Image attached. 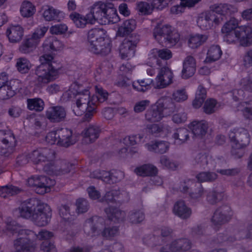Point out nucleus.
<instances>
[{
  "label": "nucleus",
  "instance_id": "obj_31",
  "mask_svg": "<svg viewBox=\"0 0 252 252\" xmlns=\"http://www.w3.org/2000/svg\"><path fill=\"white\" fill-rule=\"evenodd\" d=\"M206 90L202 86H199L196 92L195 97L192 102V105L195 108L200 107L206 98Z\"/></svg>",
  "mask_w": 252,
  "mask_h": 252
},
{
  "label": "nucleus",
  "instance_id": "obj_24",
  "mask_svg": "<svg viewBox=\"0 0 252 252\" xmlns=\"http://www.w3.org/2000/svg\"><path fill=\"white\" fill-rule=\"evenodd\" d=\"M189 127L195 136H201L206 133L208 128V124L203 120L194 121L190 124Z\"/></svg>",
  "mask_w": 252,
  "mask_h": 252
},
{
  "label": "nucleus",
  "instance_id": "obj_51",
  "mask_svg": "<svg viewBox=\"0 0 252 252\" xmlns=\"http://www.w3.org/2000/svg\"><path fill=\"white\" fill-rule=\"evenodd\" d=\"M77 210L78 213L86 212L88 209V204L86 200L79 199L76 201Z\"/></svg>",
  "mask_w": 252,
  "mask_h": 252
},
{
  "label": "nucleus",
  "instance_id": "obj_3",
  "mask_svg": "<svg viewBox=\"0 0 252 252\" xmlns=\"http://www.w3.org/2000/svg\"><path fill=\"white\" fill-rule=\"evenodd\" d=\"M239 25V21L234 18L226 22L221 28L223 39L229 44L248 46L252 44V28Z\"/></svg>",
  "mask_w": 252,
  "mask_h": 252
},
{
  "label": "nucleus",
  "instance_id": "obj_16",
  "mask_svg": "<svg viewBox=\"0 0 252 252\" xmlns=\"http://www.w3.org/2000/svg\"><path fill=\"white\" fill-rule=\"evenodd\" d=\"M42 15L47 21H60L64 17V14L52 6L44 5L42 8Z\"/></svg>",
  "mask_w": 252,
  "mask_h": 252
},
{
  "label": "nucleus",
  "instance_id": "obj_8",
  "mask_svg": "<svg viewBox=\"0 0 252 252\" xmlns=\"http://www.w3.org/2000/svg\"><path fill=\"white\" fill-rule=\"evenodd\" d=\"M155 38L159 43L168 42L166 45L171 46L175 44L179 40V35L173 31L172 28L168 25L162 26L158 24L153 32Z\"/></svg>",
  "mask_w": 252,
  "mask_h": 252
},
{
  "label": "nucleus",
  "instance_id": "obj_25",
  "mask_svg": "<svg viewBox=\"0 0 252 252\" xmlns=\"http://www.w3.org/2000/svg\"><path fill=\"white\" fill-rule=\"evenodd\" d=\"M36 12L35 6L32 2L25 0L22 2L20 7V13L24 17H31Z\"/></svg>",
  "mask_w": 252,
  "mask_h": 252
},
{
  "label": "nucleus",
  "instance_id": "obj_30",
  "mask_svg": "<svg viewBox=\"0 0 252 252\" xmlns=\"http://www.w3.org/2000/svg\"><path fill=\"white\" fill-rule=\"evenodd\" d=\"M153 82L154 80L151 78L138 79L133 82L132 87L137 91L145 92L149 89Z\"/></svg>",
  "mask_w": 252,
  "mask_h": 252
},
{
  "label": "nucleus",
  "instance_id": "obj_23",
  "mask_svg": "<svg viewBox=\"0 0 252 252\" xmlns=\"http://www.w3.org/2000/svg\"><path fill=\"white\" fill-rule=\"evenodd\" d=\"M173 213L182 219L189 218L191 214V209L182 200L177 201L173 208Z\"/></svg>",
  "mask_w": 252,
  "mask_h": 252
},
{
  "label": "nucleus",
  "instance_id": "obj_6",
  "mask_svg": "<svg viewBox=\"0 0 252 252\" xmlns=\"http://www.w3.org/2000/svg\"><path fill=\"white\" fill-rule=\"evenodd\" d=\"M88 49L94 54L105 55L110 52L111 41L103 29L91 30L88 34Z\"/></svg>",
  "mask_w": 252,
  "mask_h": 252
},
{
  "label": "nucleus",
  "instance_id": "obj_56",
  "mask_svg": "<svg viewBox=\"0 0 252 252\" xmlns=\"http://www.w3.org/2000/svg\"><path fill=\"white\" fill-rule=\"evenodd\" d=\"M169 0H153V7L157 9H162L166 7L169 3Z\"/></svg>",
  "mask_w": 252,
  "mask_h": 252
},
{
  "label": "nucleus",
  "instance_id": "obj_60",
  "mask_svg": "<svg viewBox=\"0 0 252 252\" xmlns=\"http://www.w3.org/2000/svg\"><path fill=\"white\" fill-rule=\"evenodd\" d=\"M244 64L246 66L252 65V50L248 51L243 58Z\"/></svg>",
  "mask_w": 252,
  "mask_h": 252
},
{
  "label": "nucleus",
  "instance_id": "obj_2",
  "mask_svg": "<svg viewBox=\"0 0 252 252\" xmlns=\"http://www.w3.org/2000/svg\"><path fill=\"white\" fill-rule=\"evenodd\" d=\"M63 47V43L56 37L49 36L46 38L43 44L45 54L40 57L41 64L38 66L36 71L39 83L46 84L58 78L59 70L51 64L53 57L50 53L62 50Z\"/></svg>",
  "mask_w": 252,
  "mask_h": 252
},
{
  "label": "nucleus",
  "instance_id": "obj_28",
  "mask_svg": "<svg viewBox=\"0 0 252 252\" xmlns=\"http://www.w3.org/2000/svg\"><path fill=\"white\" fill-rule=\"evenodd\" d=\"M189 243L187 240L181 239L174 242L169 251H165V249H164L161 252H181L186 251L189 249Z\"/></svg>",
  "mask_w": 252,
  "mask_h": 252
},
{
  "label": "nucleus",
  "instance_id": "obj_48",
  "mask_svg": "<svg viewBox=\"0 0 252 252\" xmlns=\"http://www.w3.org/2000/svg\"><path fill=\"white\" fill-rule=\"evenodd\" d=\"M197 178L200 182L212 181L217 178L214 173L201 172L197 175Z\"/></svg>",
  "mask_w": 252,
  "mask_h": 252
},
{
  "label": "nucleus",
  "instance_id": "obj_54",
  "mask_svg": "<svg viewBox=\"0 0 252 252\" xmlns=\"http://www.w3.org/2000/svg\"><path fill=\"white\" fill-rule=\"evenodd\" d=\"M46 141L50 144H58V130L49 132L45 138Z\"/></svg>",
  "mask_w": 252,
  "mask_h": 252
},
{
  "label": "nucleus",
  "instance_id": "obj_15",
  "mask_svg": "<svg viewBox=\"0 0 252 252\" xmlns=\"http://www.w3.org/2000/svg\"><path fill=\"white\" fill-rule=\"evenodd\" d=\"M149 56L148 63L152 66L154 64L158 63V58L164 60H169L172 57V53L170 50L167 49L160 50L154 49L150 51Z\"/></svg>",
  "mask_w": 252,
  "mask_h": 252
},
{
  "label": "nucleus",
  "instance_id": "obj_13",
  "mask_svg": "<svg viewBox=\"0 0 252 252\" xmlns=\"http://www.w3.org/2000/svg\"><path fill=\"white\" fill-rule=\"evenodd\" d=\"M229 136L233 146L235 148H243L250 143L249 135L247 130L243 128H240L235 132H231Z\"/></svg>",
  "mask_w": 252,
  "mask_h": 252
},
{
  "label": "nucleus",
  "instance_id": "obj_22",
  "mask_svg": "<svg viewBox=\"0 0 252 252\" xmlns=\"http://www.w3.org/2000/svg\"><path fill=\"white\" fill-rule=\"evenodd\" d=\"M46 115L51 121L59 122L65 118L66 112L62 107H52L47 110Z\"/></svg>",
  "mask_w": 252,
  "mask_h": 252
},
{
  "label": "nucleus",
  "instance_id": "obj_7",
  "mask_svg": "<svg viewBox=\"0 0 252 252\" xmlns=\"http://www.w3.org/2000/svg\"><path fill=\"white\" fill-rule=\"evenodd\" d=\"M169 99L166 97L159 98L155 104L152 105L145 114V119L148 122L154 123L160 121L164 117L170 114L168 107Z\"/></svg>",
  "mask_w": 252,
  "mask_h": 252
},
{
  "label": "nucleus",
  "instance_id": "obj_49",
  "mask_svg": "<svg viewBox=\"0 0 252 252\" xmlns=\"http://www.w3.org/2000/svg\"><path fill=\"white\" fill-rule=\"evenodd\" d=\"M95 92L97 96L95 97L94 96V97L97 100V102L98 101L100 102H103L107 98L108 95L107 92L104 90L101 87L96 86Z\"/></svg>",
  "mask_w": 252,
  "mask_h": 252
},
{
  "label": "nucleus",
  "instance_id": "obj_61",
  "mask_svg": "<svg viewBox=\"0 0 252 252\" xmlns=\"http://www.w3.org/2000/svg\"><path fill=\"white\" fill-rule=\"evenodd\" d=\"M44 170L49 174H56L58 175L60 173V171H58L57 167L54 165L51 164L50 166H45L44 167Z\"/></svg>",
  "mask_w": 252,
  "mask_h": 252
},
{
  "label": "nucleus",
  "instance_id": "obj_10",
  "mask_svg": "<svg viewBox=\"0 0 252 252\" xmlns=\"http://www.w3.org/2000/svg\"><path fill=\"white\" fill-rule=\"evenodd\" d=\"M174 75L173 70L168 67L161 68L154 80L153 86L156 89H164L173 82Z\"/></svg>",
  "mask_w": 252,
  "mask_h": 252
},
{
  "label": "nucleus",
  "instance_id": "obj_11",
  "mask_svg": "<svg viewBox=\"0 0 252 252\" xmlns=\"http://www.w3.org/2000/svg\"><path fill=\"white\" fill-rule=\"evenodd\" d=\"M48 31V27L39 26L33 31L31 37L29 38L23 47H20V50L24 53L30 52L35 48L40 42V40L44 37Z\"/></svg>",
  "mask_w": 252,
  "mask_h": 252
},
{
  "label": "nucleus",
  "instance_id": "obj_12",
  "mask_svg": "<svg viewBox=\"0 0 252 252\" xmlns=\"http://www.w3.org/2000/svg\"><path fill=\"white\" fill-rule=\"evenodd\" d=\"M221 21L220 17H215L211 11H205L199 15L197 23L201 29L205 30L211 29L214 24H219Z\"/></svg>",
  "mask_w": 252,
  "mask_h": 252
},
{
  "label": "nucleus",
  "instance_id": "obj_40",
  "mask_svg": "<svg viewBox=\"0 0 252 252\" xmlns=\"http://www.w3.org/2000/svg\"><path fill=\"white\" fill-rule=\"evenodd\" d=\"M28 107L30 110L37 111H42L44 106L43 101L39 98L29 99L27 100Z\"/></svg>",
  "mask_w": 252,
  "mask_h": 252
},
{
  "label": "nucleus",
  "instance_id": "obj_55",
  "mask_svg": "<svg viewBox=\"0 0 252 252\" xmlns=\"http://www.w3.org/2000/svg\"><path fill=\"white\" fill-rule=\"evenodd\" d=\"M226 220H227V219L226 217L221 214L219 211H216L212 218V221L215 224H220Z\"/></svg>",
  "mask_w": 252,
  "mask_h": 252
},
{
  "label": "nucleus",
  "instance_id": "obj_44",
  "mask_svg": "<svg viewBox=\"0 0 252 252\" xmlns=\"http://www.w3.org/2000/svg\"><path fill=\"white\" fill-rule=\"evenodd\" d=\"M67 29L66 25L59 24L52 26L49 29V32L52 34H63L67 32Z\"/></svg>",
  "mask_w": 252,
  "mask_h": 252
},
{
  "label": "nucleus",
  "instance_id": "obj_41",
  "mask_svg": "<svg viewBox=\"0 0 252 252\" xmlns=\"http://www.w3.org/2000/svg\"><path fill=\"white\" fill-rule=\"evenodd\" d=\"M84 137L88 138L90 142L96 139L99 134V129L95 126H90L86 128L82 133Z\"/></svg>",
  "mask_w": 252,
  "mask_h": 252
},
{
  "label": "nucleus",
  "instance_id": "obj_46",
  "mask_svg": "<svg viewBox=\"0 0 252 252\" xmlns=\"http://www.w3.org/2000/svg\"><path fill=\"white\" fill-rule=\"evenodd\" d=\"M172 98L176 102H182L187 99L188 94L184 89H179L173 93Z\"/></svg>",
  "mask_w": 252,
  "mask_h": 252
},
{
  "label": "nucleus",
  "instance_id": "obj_1",
  "mask_svg": "<svg viewBox=\"0 0 252 252\" xmlns=\"http://www.w3.org/2000/svg\"><path fill=\"white\" fill-rule=\"evenodd\" d=\"M70 19L77 28H83L88 24H94L97 21L99 24L106 25L115 23L119 21V17L117 10L110 3L100 1L95 3L90 9L86 16L73 12L70 15Z\"/></svg>",
  "mask_w": 252,
  "mask_h": 252
},
{
  "label": "nucleus",
  "instance_id": "obj_32",
  "mask_svg": "<svg viewBox=\"0 0 252 252\" xmlns=\"http://www.w3.org/2000/svg\"><path fill=\"white\" fill-rule=\"evenodd\" d=\"M207 39V36L205 35L191 34L188 37V44L190 48H196L200 46Z\"/></svg>",
  "mask_w": 252,
  "mask_h": 252
},
{
  "label": "nucleus",
  "instance_id": "obj_4",
  "mask_svg": "<svg viewBox=\"0 0 252 252\" xmlns=\"http://www.w3.org/2000/svg\"><path fill=\"white\" fill-rule=\"evenodd\" d=\"M72 97L75 98L72 110L76 116H81L84 114L86 108L90 105L97 104V100L94 96L91 97L89 88L84 89L82 85L76 82L72 83L69 89L63 93L62 99L67 101Z\"/></svg>",
  "mask_w": 252,
  "mask_h": 252
},
{
  "label": "nucleus",
  "instance_id": "obj_58",
  "mask_svg": "<svg viewBox=\"0 0 252 252\" xmlns=\"http://www.w3.org/2000/svg\"><path fill=\"white\" fill-rule=\"evenodd\" d=\"M187 119V115L184 113H176L172 116V121L177 124L182 123Z\"/></svg>",
  "mask_w": 252,
  "mask_h": 252
},
{
  "label": "nucleus",
  "instance_id": "obj_5",
  "mask_svg": "<svg viewBox=\"0 0 252 252\" xmlns=\"http://www.w3.org/2000/svg\"><path fill=\"white\" fill-rule=\"evenodd\" d=\"M18 212L21 217L31 219L39 226L46 225L51 217L49 206L46 204H39L35 199L22 203L18 208Z\"/></svg>",
  "mask_w": 252,
  "mask_h": 252
},
{
  "label": "nucleus",
  "instance_id": "obj_21",
  "mask_svg": "<svg viewBox=\"0 0 252 252\" xmlns=\"http://www.w3.org/2000/svg\"><path fill=\"white\" fill-rule=\"evenodd\" d=\"M30 158L34 163L37 164L53 159L54 154L47 149L38 150L32 152Z\"/></svg>",
  "mask_w": 252,
  "mask_h": 252
},
{
  "label": "nucleus",
  "instance_id": "obj_50",
  "mask_svg": "<svg viewBox=\"0 0 252 252\" xmlns=\"http://www.w3.org/2000/svg\"><path fill=\"white\" fill-rule=\"evenodd\" d=\"M106 213L109 219L111 220H113L114 218L119 219L124 214V213L116 208L107 209Z\"/></svg>",
  "mask_w": 252,
  "mask_h": 252
},
{
  "label": "nucleus",
  "instance_id": "obj_29",
  "mask_svg": "<svg viewBox=\"0 0 252 252\" xmlns=\"http://www.w3.org/2000/svg\"><path fill=\"white\" fill-rule=\"evenodd\" d=\"M136 27V22L134 20L125 21L119 28L117 34L119 36H125L133 31Z\"/></svg>",
  "mask_w": 252,
  "mask_h": 252
},
{
  "label": "nucleus",
  "instance_id": "obj_35",
  "mask_svg": "<svg viewBox=\"0 0 252 252\" xmlns=\"http://www.w3.org/2000/svg\"><path fill=\"white\" fill-rule=\"evenodd\" d=\"M147 129L149 133L158 134L160 136H168L169 129L167 127L163 128L157 124H148Z\"/></svg>",
  "mask_w": 252,
  "mask_h": 252
},
{
  "label": "nucleus",
  "instance_id": "obj_37",
  "mask_svg": "<svg viewBox=\"0 0 252 252\" xmlns=\"http://www.w3.org/2000/svg\"><path fill=\"white\" fill-rule=\"evenodd\" d=\"M169 145L166 142H152L151 144H148L147 145L148 149L151 151H154L160 153L165 152L168 148Z\"/></svg>",
  "mask_w": 252,
  "mask_h": 252
},
{
  "label": "nucleus",
  "instance_id": "obj_52",
  "mask_svg": "<svg viewBox=\"0 0 252 252\" xmlns=\"http://www.w3.org/2000/svg\"><path fill=\"white\" fill-rule=\"evenodd\" d=\"M150 104L148 100H143L136 102L134 106V111L136 113H139L144 111Z\"/></svg>",
  "mask_w": 252,
  "mask_h": 252
},
{
  "label": "nucleus",
  "instance_id": "obj_57",
  "mask_svg": "<svg viewBox=\"0 0 252 252\" xmlns=\"http://www.w3.org/2000/svg\"><path fill=\"white\" fill-rule=\"evenodd\" d=\"M95 106L96 105H90V106L86 108L85 111L86 113L84 116L85 121H89L92 119L95 113Z\"/></svg>",
  "mask_w": 252,
  "mask_h": 252
},
{
  "label": "nucleus",
  "instance_id": "obj_33",
  "mask_svg": "<svg viewBox=\"0 0 252 252\" xmlns=\"http://www.w3.org/2000/svg\"><path fill=\"white\" fill-rule=\"evenodd\" d=\"M0 143L5 145L15 146L16 140L14 133L10 130L7 131L0 130Z\"/></svg>",
  "mask_w": 252,
  "mask_h": 252
},
{
  "label": "nucleus",
  "instance_id": "obj_59",
  "mask_svg": "<svg viewBox=\"0 0 252 252\" xmlns=\"http://www.w3.org/2000/svg\"><path fill=\"white\" fill-rule=\"evenodd\" d=\"M88 193L89 197L92 199H97L100 196V194L98 191L93 187H89L88 189Z\"/></svg>",
  "mask_w": 252,
  "mask_h": 252
},
{
  "label": "nucleus",
  "instance_id": "obj_43",
  "mask_svg": "<svg viewBox=\"0 0 252 252\" xmlns=\"http://www.w3.org/2000/svg\"><path fill=\"white\" fill-rule=\"evenodd\" d=\"M219 107L218 103L215 99H207L204 104V109L205 113L211 114L216 111Z\"/></svg>",
  "mask_w": 252,
  "mask_h": 252
},
{
  "label": "nucleus",
  "instance_id": "obj_19",
  "mask_svg": "<svg viewBox=\"0 0 252 252\" xmlns=\"http://www.w3.org/2000/svg\"><path fill=\"white\" fill-rule=\"evenodd\" d=\"M38 240H43L41 246V249L44 252H56V250L53 244L48 242V240L53 237V234L46 230L40 231L37 235H34Z\"/></svg>",
  "mask_w": 252,
  "mask_h": 252
},
{
  "label": "nucleus",
  "instance_id": "obj_27",
  "mask_svg": "<svg viewBox=\"0 0 252 252\" xmlns=\"http://www.w3.org/2000/svg\"><path fill=\"white\" fill-rule=\"evenodd\" d=\"M221 55V51L220 46L212 45L207 51V56L204 61L206 63H210L219 60Z\"/></svg>",
  "mask_w": 252,
  "mask_h": 252
},
{
  "label": "nucleus",
  "instance_id": "obj_63",
  "mask_svg": "<svg viewBox=\"0 0 252 252\" xmlns=\"http://www.w3.org/2000/svg\"><path fill=\"white\" fill-rule=\"evenodd\" d=\"M185 6L181 3L180 5L173 6L171 8V12L173 14H178L182 13L185 9Z\"/></svg>",
  "mask_w": 252,
  "mask_h": 252
},
{
  "label": "nucleus",
  "instance_id": "obj_53",
  "mask_svg": "<svg viewBox=\"0 0 252 252\" xmlns=\"http://www.w3.org/2000/svg\"><path fill=\"white\" fill-rule=\"evenodd\" d=\"M6 35L8 38V39L10 42L15 43L16 42V26L11 25L9 26L6 30Z\"/></svg>",
  "mask_w": 252,
  "mask_h": 252
},
{
  "label": "nucleus",
  "instance_id": "obj_14",
  "mask_svg": "<svg viewBox=\"0 0 252 252\" xmlns=\"http://www.w3.org/2000/svg\"><path fill=\"white\" fill-rule=\"evenodd\" d=\"M19 232L18 235H16L17 238V247L20 246L22 243L23 244L21 246L22 252H32L30 245L32 244L31 242V239L34 236L35 234L33 232L30 230H23L21 228H18Z\"/></svg>",
  "mask_w": 252,
  "mask_h": 252
},
{
  "label": "nucleus",
  "instance_id": "obj_20",
  "mask_svg": "<svg viewBox=\"0 0 252 252\" xmlns=\"http://www.w3.org/2000/svg\"><path fill=\"white\" fill-rule=\"evenodd\" d=\"M135 44L130 41L125 39L120 45L119 52L123 59L128 60L134 55Z\"/></svg>",
  "mask_w": 252,
  "mask_h": 252
},
{
  "label": "nucleus",
  "instance_id": "obj_47",
  "mask_svg": "<svg viewBox=\"0 0 252 252\" xmlns=\"http://www.w3.org/2000/svg\"><path fill=\"white\" fill-rule=\"evenodd\" d=\"M31 67L29 62L25 59L18 60L17 63V68L22 73H26Z\"/></svg>",
  "mask_w": 252,
  "mask_h": 252
},
{
  "label": "nucleus",
  "instance_id": "obj_17",
  "mask_svg": "<svg viewBox=\"0 0 252 252\" xmlns=\"http://www.w3.org/2000/svg\"><path fill=\"white\" fill-rule=\"evenodd\" d=\"M58 144L68 147L76 142V138L72 136V131L67 128L58 129Z\"/></svg>",
  "mask_w": 252,
  "mask_h": 252
},
{
  "label": "nucleus",
  "instance_id": "obj_64",
  "mask_svg": "<svg viewBox=\"0 0 252 252\" xmlns=\"http://www.w3.org/2000/svg\"><path fill=\"white\" fill-rule=\"evenodd\" d=\"M60 87L56 84L49 85L47 88V91L50 94L57 93L60 90Z\"/></svg>",
  "mask_w": 252,
  "mask_h": 252
},
{
  "label": "nucleus",
  "instance_id": "obj_42",
  "mask_svg": "<svg viewBox=\"0 0 252 252\" xmlns=\"http://www.w3.org/2000/svg\"><path fill=\"white\" fill-rule=\"evenodd\" d=\"M16 194V189L12 185H7L0 188V196L5 199H10Z\"/></svg>",
  "mask_w": 252,
  "mask_h": 252
},
{
  "label": "nucleus",
  "instance_id": "obj_26",
  "mask_svg": "<svg viewBox=\"0 0 252 252\" xmlns=\"http://www.w3.org/2000/svg\"><path fill=\"white\" fill-rule=\"evenodd\" d=\"M124 176V173L121 171H115L111 174L106 171H103L99 175L95 176V177L101 178L104 182L110 183L111 181L113 183L121 180Z\"/></svg>",
  "mask_w": 252,
  "mask_h": 252
},
{
  "label": "nucleus",
  "instance_id": "obj_34",
  "mask_svg": "<svg viewBox=\"0 0 252 252\" xmlns=\"http://www.w3.org/2000/svg\"><path fill=\"white\" fill-rule=\"evenodd\" d=\"M134 171L139 176H153L157 173V169L152 165H144L137 167Z\"/></svg>",
  "mask_w": 252,
  "mask_h": 252
},
{
  "label": "nucleus",
  "instance_id": "obj_62",
  "mask_svg": "<svg viewBox=\"0 0 252 252\" xmlns=\"http://www.w3.org/2000/svg\"><path fill=\"white\" fill-rule=\"evenodd\" d=\"M161 163L164 166L167 167V168L174 169L175 167V165L174 163L170 161L169 159H168L165 157H162L160 159Z\"/></svg>",
  "mask_w": 252,
  "mask_h": 252
},
{
  "label": "nucleus",
  "instance_id": "obj_38",
  "mask_svg": "<svg viewBox=\"0 0 252 252\" xmlns=\"http://www.w3.org/2000/svg\"><path fill=\"white\" fill-rule=\"evenodd\" d=\"M171 136L174 140V143L177 144L182 143L188 138L187 130L184 128H180L174 130Z\"/></svg>",
  "mask_w": 252,
  "mask_h": 252
},
{
  "label": "nucleus",
  "instance_id": "obj_36",
  "mask_svg": "<svg viewBox=\"0 0 252 252\" xmlns=\"http://www.w3.org/2000/svg\"><path fill=\"white\" fill-rule=\"evenodd\" d=\"M211 12L213 14V12L220 15V17L221 19V16L227 14L228 12H234L235 10H232L229 7L227 4H215L211 6L210 7Z\"/></svg>",
  "mask_w": 252,
  "mask_h": 252
},
{
  "label": "nucleus",
  "instance_id": "obj_39",
  "mask_svg": "<svg viewBox=\"0 0 252 252\" xmlns=\"http://www.w3.org/2000/svg\"><path fill=\"white\" fill-rule=\"evenodd\" d=\"M9 84L8 82L0 88V99H7L15 95V91Z\"/></svg>",
  "mask_w": 252,
  "mask_h": 252
},
{
  "label": "nucleus",
  "instance_id": "obj_45",
  "mask_svg": "<svg viewBox=\"0 0 252 252\" xmlns=\"http://www.w3.org/2000/svg\"><path fill=\"white\" fill-rule=\"evenodd\" d=\"M137 8L138 11L143 15L151 14L154 9L152 6H150L146 2H140L138 3L137 4Z\"/></svg>",
  "mask_w": 252,
  "mask_h": 252
},
{
  "label": "nucleus",
  "instance_id": "obj_9",
  "mask_svg": "<svg viewBox=\"0 0 252 252\" xmlns=\"http://www.w3.org/2000/svg\"><path fill=\"white\" fill-rule=\"evenodd\" d=\"M27 184L29 186L33 187L36 193L43 194L50 191L55 182L54 180L48 179L45 176H37L29 178Z\"/></svg>",
  "mask_w": 252,
  "mask_h": 252
},
{
  "label": "nucleus",
  "instance_id": "obj_18",
  "mask_svg": "<svg viewBox=\"0 0 252 252\" xmlns=\"http://www.w3.org/2000/svg\"><path fill=\"white\" fill-rule=\"evenodd\" d=\"M196 71V61L194 58L189 56L187 57L183 63L182 77L188 79L192 76Z\"/></svg>",
  "mask_w": 252,
  "mask_h": 252
}]
</instances>
